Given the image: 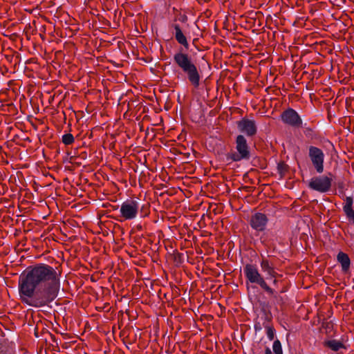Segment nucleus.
Listing matches in <instances>:
<instances>
[{
    "instance_id": "5",
    "label": "nucleus",
    "mask_w": 354,
    "mask_h": 354,
    "mask_svg": "<svg viewBox=\"0 0 354 354\" xmlns=\"http://www.w3.org/2000/svg\"><path fill=\"white\" fill-rule=\"evenodd\" d=\"M140 207L138 200L127 199L120 206V216L125 221L133 220L137 217Z\"/></svg>"
},
{
    "instance_id": "2",
    "label": "nucleus",
    "mask_w": 354,
    "mask_h": 354,
    "mask_svg": "<svg viewBox=\"0 0 354 354\" xmlns=\"http://www.w3.org/2000/svg\"><path fill=\"white\" fill-rule=\"evenodd\" d=\"M175 64L187 76L190 84L198 88L200 85V69L193 62L192 57L186 53L178 51L173 57Z\"/></svg>"
},
{
    "instance_id": "17",
    "label": "nucleus",
    "mask_w": 354,
    "mask_h": 354,
    "mask_svg": "<svg viewBox=\"0 0 354 354\" xmlns=\"http://www.w3.org/2000/svg\"><path fill=\"white\" fill-rule=\"evenodd\" d=\"M272 348L275 354H283L281 344L279 340L276 339L274 342Z\"/></svg>"
},
{
    "instance_id": "15",
    "label": "nucleus",
    "mask_w": 354,
    "mask_h": 354,
    "mask_svg": "<svg viewBox=\"0 0 354 354\" xmlns=\"http://www.w3.org/2000/svg\"><path fill=\"white\" fill-rule=\"evenodd\" d=\"M325 346L330 348L331 350L334 351H338L340 349L345 348L342 342L336 339H332L326 342Z\"/></svg>"
},
{
    "instance_id": "4",
    "label": "nucleus",
    "mask_w": 354,
    "mask_h": 354,
    "mask_svg": "<svg viewBox=\"0 0 354 354\" xmlns=\"http://www.w3.org/2000/svg\"><path fill=\"white\" fill-rule=\"evenodd\" d=\"M236 151H232L227 154V160L233 162H239L242 160H248L250 157V147L245 138L243 135H239L236 138Z\"/></svg>"
},
{
    "instance_id": "20",
    "label": "nucleus",
    "mask_w": 354,
    "mask_h": 354,
    "mask_svg": "<svg viewBox=\"0 0 354 354\" xmlns=\"http://www.w3.org/2000/svg\"><path fill=\"white\" fill-rule=\"evenodd\" d=\"M286 165L284 163H279L278 164V169L279 170L280 173H282L283 169H285Z\"/></svg>"
},
{
    "instance_id": "13",
    "label": "nucleus",
    "mask_w": 354,
    "mask_h": 354,
    "mask_svg": "<svg viewBox=\"0 0 354 354\" xmlns=\"http://www.w3.org/2000/svg\"><path fill=\"white\" fill-rule=\"evenodd\" d=\"M337 259L341 264L342 271L347 272L351 265V260L348 255L343 252H339L337 256Z\"/></svg>"
},
{
    "instance_id": "10",
    "label": "nucleus",
    "mask_w": 354,
    "mask_h": 354,
    "mask_svg": "<svg viewBox=\"0 0 354 354\" xmlns=\"http://www.w3.org/2000/svg\"><path fill=\"white\" fill-rule=\"evenodd\" d=\"M239 130L245 133L248 136H253L257 133V126L255 122L248 118H242L237 122Z\"/></svg>"
},
{
    "instance_id": "24",
    "label": "nucleus",
    "mask_w": 354,
    "mask_h": 354,
    "mask_svg": "<svg viewBox=\"0 0 354 354\" xmlns=\"http://www.w3.org/2000/svg\"><path fill=\"white\" fill-rule=\"evenodd\" d=\"M286 290L285 289H282L280 292L283 293V292H285Z\"/></svg>"
},
{
    "instance_id": "21",
    "label": "nucleus",
    "mask_w": 354,
    "mask_h": 354,
    "mask_svg": "<svg viewBox=\"0 0 354 354\" xmlns=\"http://www.w3.org/2000/svg\"><path fill=\"white\" fill-rule=\"evenodd\" d=\"M272 284H273L274 286H277V285H278V280H277V279H273V280H272Z\"/></svg>"
},
{
    "instance_id": "6",
    "label": "nucleus",
    "mask_w": 354,
    "mask_h": 354,
    "mask_svg": "<svg viewBox=\"0 0 354 354\" xmlns=\"http://www.w3.org/2000/svg\"><path fill=\"white\" fill-rule=\"evenodd\" d=\"M308 157L315 169L318 174L324 171L325 155L322 149L317 147L310 146L308 147Z\"/></svg>"
},
{
    "instance_id": "12",
    "label": "nucleus",
    "mask_w": 354,
    "mask_h": 354,
    "mask_svg": "<svg viewBox=\"0 0 354 354\" xmlns=\"http://www.w3.org/2000/svg\"><path fill=\"white\" fill-rule=\"evenodd\" d=\"M353 200L351 196H346L344 199L343 210L348 220L354 223V210L353 208Z\"/></svg>"
},
{
    "instance_id": "22",
    "label": "nucleus",
    "mask_w": 354,
    "mask_h": 354,
    "mask_svg": "<svg viewBox=\"0 0 354 354\" xmlns=\"http://www.w3.org/2000/svg\"><path fill=\"white\" fill-rule=\"evenodd\" d=\"M265 354H272L271 350L270 348L267 347L265 351Z\"/></svg>"
},
{
    "instance_id": "14",
    "label": "nucleus",
    "mask_w": 354,
    "mask_h": 354,
    "mask_svg": "<svg viewBox=\"0 0 354 354\" xmlns=\"http://www.w3.org/2000/svg\"><path fill=\"white\" fill-rule=\"evenodd\" d=\"M260 267L264 273L269 274L274 269V265L266 258L263 257L260 261Z\"/></svg>"
},
{
    "instance_id": "3",
    "label": "nucleus",
    "mask_w": 354,
    "mask_h": 354,
    "mask_svg": "<svg viewBox=\"0 0 354 354\" xmlns=\"http://www.w3.org/2000/svg\"><path fill=\"white\" fill-rule=\"evenodd\" d=\"M243 272L247 282L258 285L269 296L276 300L280 298L278 292L268 284L263 276L259 272L256 265L246 264L243 268Z\"/></svg>"
},
{
    "instance_id": "19",
    "label": "nucleus",
    "mask_w": 354,
    "mask_h": 354,
    "mask_svg": "<svg viewBox=\"0 0 354 354\" xmlns=\"http://www.w3.org/2000/svg\"><path fill=\"white\" fill-rule=\"evenodd\" d=\"M268 276L270 277L272 279H277L278 277H279L281 275L279 274L276 272L275 268H274L270 273H269V274Z\"/></svg>"
},
{
    "instance_id": "16",
    "label": "nucleus",
    "mask_w": 354,
    "mask_h": 354,
    "mask_svg": "<svg viewBox=\"0 0 354 354\" xmlns=\"http://www.w3.org/2000/svg\"><path fill=\"white\" fill-rule=\"evenodd\" d=\"M62 140L66 145H69L74 142V137L71 133H66L62 136Z\"/></svg>"
},
{
    "instance_id": "23",
    "label": "nucleus",
    "mask_w": 354,
    "mask_h": 354,
    "mask_svg": "<svg viewBox=\"0 0 354 354\" xmlns=\"http://www.w3.org/2000/svg\"><path fill=\"white\" fill-rule=\"evenodd\" d=\"M187 19V17L186 16H183V19H182V21H185V20Z\"/></svg>"
},
{
    "instance_id": "1",
    "label": "nucleus",
    "mask_w": 354,
    "mask_h": 354,
    "mask_svg": "<svg viewBox=\"0 0 354 354\" xmlns=\"http://www.w3.org/2000/svg\"><path fill=\"white\" fill-rule=\"evenodd\" d=\"M61 272L46 263L28 266L19 276L18 290L23 304L40 308L47 306L60 290Z\"/></svg>"
},
{
    "instance_id": "7",
    "label": "nucleus",
    "mask_w": 354,
    "mask_h": 354,
    "mask_svg": "<svg viewBox=\"0 0 354 354\" xmlns=\"http://www.w3.org/2000/svg\"><path fill=\"white\" fill-rule=\"evenodd\" d=\"M332 178L326 176H318L312 178L308 183V187L320 193H325L330 189Z\"/></svg>"
},
{
    "instance_id": "8",
    "label": "nucleus",
    "mask_w": 354,
    "mask_h": 354,
    "mask_svg": "<svg viewBox=\"0 0 354 354\" xmlns=\"http://www.w3.org/2000/svg\"><path fill=\"white\" fill-rule=\"evenodd\" d=\"M283 123L295 128H299L302 126V120L299 114L292 109H288L281 115Z\"/></svg>"
},
{
    "instance_id": "11",
    "label": "nucleus",
    "mask_w": 354,
    "mask_h": 354,
    "mask_svg": "<svg viewBox=\"0 0 354 354\" xmlns=\"http://www.w3.org/2000/svg\"><path fill=\"white\" fill-rule=\"evenodd\" d=\"M169 29H173V34L176 41L183 46L185 50H188L189 44L185 35L183 32L180 25L177 23L172 22L169 25Z\"/></svg>"
},
{
    "instance_id": "18",
    "label": "nucleus",
    "mask_w": 354,
    "mask_h": 354,
    "mask_svg": "<svg viewBox=\"0 0 354 354\" xmlns=\"http://www.w3.org/2000/svg\"><path fill=\"white\" fill-rule=\"evenodd\" d=\"M266 335L268 338L272 341L274 339V335H275V330L272 327L268 326L266 327Z\"/></svg>"
},
{
    "instance_id": "9",
    "label": "nucleus",
    "mask_w": 354,
    "mask_h": 354,
    "mask_svg": "<svg viewBox=\"0 0 354 354\" xmlns=\"http://www.w3.org/2000/svg\"><path fill=\"white\" fill-rule=\"evenodd\" d=\"M268 223V216L263 213L256 212L253 214L250 219L249 223L251 227L256 232H263Z\"/></svg>"
}]
</instances>
